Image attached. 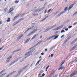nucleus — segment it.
Masks as SVG:
<instances>
[{
  "instance_id": "9",
  "label": "nucleus",
  "mask_w": 77,
  "mask_h": 77,
  "mask_svg": "<svg viewBox=\"0 0 77 77\" xmlns=\"http://www.w3.org/2000/svg\"><path fill=\"white\" fill-rule=\"evenodd\" d=\"M33 27H34V26H32L31 27H30L29 28H28V29H27L24 32V33H26L30 29H33Z\"/></svg>"
},
{
  "instance_id": "21",
  "label": "nucleus",
  "mask_w": 77,
  "mask_h": 77,
  "mask_svg": "<svg viewBox=\"0 0 77 77\" xmlns=\"http://www.w3.org/2000/svg\"><path fill=\"white\" fill-rule=\"evenodd\" d=\"M65 68L63 66H61L58 69V70H60L61 69V70H62L63 69H65Z\"/></svg>"
},
{
  "instance_id": "36",
  "label": "nucleus",
  "mask_w": 77,
  "mask_h": 77,
  "mask_svg": "<svg viewBox=\"0 0 77 77\" xmlns=\"http://www.w3.org/2000/svg\"><path fill=\"white\" fill-rule=\"evenodd\" d=\"M43 9H44V8H41V9L39 10V11H42Z\"/></svg>"
},
{
  "instance_id": "1",
  "label": "nucleus",
  "mask_w": 77,
  "mask_h": 77,
  "mask_svg": "<svg viewBox=\"0 0 77 77\" xmlns=\"http://www.w3.org/2000/svg\"><path fill=\"white\" fill-rule=\"evenodd\" d=\"M33 48H31L29 49V50H31L30 51H29L28 53H26L25 54V56H26V57H25L24 58L22 59L21 60H20V62H23V61L24 60V59H26L28 57H29V56H31V55H32V54H29L31 53H32V52L34 51V50L33 49Z\"/></svg>"
},
{
  "instance_id": "54",
  "label": "nucleus",
  "mask_w": 77,
  "mask_h": 77,
  "mask_svg": "<svg viewBox=\"0 0 77 77\" xmlns=\"http://www.w3.org/2000/svg\"><path fill=\"white\" fill-rule=\"evenodd\" d=\"M45 75V74L43 73L42 75V77H44Z\"/></svg>"
},
{
  "instance_id": "2",
  "label": "nucleus",
  "mask_w": 77,
  "mask_h": 77,
  "mask_svg": "<svg viewBox=\"0 0 77 77\" xmlns=\"http://www.w3.org/2000/svg\"><path fill=\"white\" fill-rule=\"evenodd\" d=\"M67 10H68V7H66L64 9V11H63L62 12H60L59 14H58V15L57 16V17H60V16L61 15H62V14H64V13H65V12H66L67 11Z\"/></svg>"
},
{
  "instance_id": "58",
  "label": "nucleus",
  "mask_w": 77,
  "mask_h": 77,
  "mask_svg": "<svg viewBox=\"0 0 77 77\" xmlns=\"http://www.w3.org/2000/svg\"><path fill=\"white\" fill-rule=\"evenodd\" d=\"M41 74V73H39L38 74V76H39V75H40Z\"/></svg>"
},
{
  "instance_id": "45",
  "label": "nucleus",
  "mask_w": 77,
  "mask_h": 77,
  "mask_svg": "<svg viewBox=\"0 0 77 77\" xmlns=\"http://www.w3.org/2000/svg\"><path fill=\"white\" fill-rule=\"evenodd\" d=\"M42 72H43V70H41V71L40 72V73L41 74H42Z\"/></svg>"
},
{
  "instance_id": "47",
  "label": "nucleus",
  "mask_w": 77,
  "mask_h": 77,
  "mask_svg": "<svg viewBox=\"0 0 77 77\" xmlns=\"http://www.w3.org/2000/svg\"><path fill=\"white\" fill-rule=\"evenodd\" d=\"M47 10H46L44 12L45 14H46V13H47Z\"/></svg>"
},
{
  "instance_id": "44",
  "label": "nucleus",
  "mask_w": 77,
  "mask_h": 77,
  "mask_svg": "<svg viewBox=\"0 0 77 77\" xmlns=\"http://www.w3.org/2000/svg\"><path fill=\"white\" fill-rule=\"evenodd\" d=\"M56 25H54L53 26H52V28L53 29V27H56Z\"/></svg>"
},
{
  "instance_id": "3",
  "label": "nucleus",
  "mask_w": 77,
  "mask_h": 77,
  "mask_svg": "<svg viewBox=\"0 0 77 77\" xmlns=\"http://www.w3.org/2000/svg\"><path fill=\"white\" fill-rule=\"evenodd\" d=\"M24 18H23L19 19L18 21L14 23L13 24V26H15V25H16V24H18L19 22H20V21H21L22 20H23Z\"/></svg>"
},
{
  "instance_id": "38",
  "label": "nucleus",
  "mask_w": 77,
  "mask_h": 77,
  "mask_svg": "<svg viewBox=\"0 0 77 77\" xmlns=\"http://www.w3.org/2000/svg\"><path fill=\"white\" fill-rule=\"evenodd\" d=\"M26 14V13H24L23 14H22L21 16V17H24V15Z\"/></svg>"
},
{
  "instance_id": "32",
  "label": "nucleus",
  "mask_w": 77,
  "mask_h": 77,
  "mask_svg": "<svg viewBox=\"0 0 77 77\" xmlns=\"http://www.w3.org/2000/svg\"><path fill=\"white\" fill-rule=\"evenodd\" d=\"M4 11L5 12H7V11H8V9L6 8H5L4 9Z\"/></svg>"
},
{
  "instance_id": "48",
  "label": "nucleus",
  "mask_w": 77,
  "mask_h": 77,
  "mask_svg": "<svg viewBox=\"0 0 77 77\" xmlns=\"http://www.w3.org/2000/svg\"><path fill=\"white\" fill-rule=\"evenodd\" d=\"M64 36H65V35H62L60 38H63V37H64Z\"/></svg>"
},
{
  "instance_id": "42",
  "label": "nucleus",
  "mask_w": 77,
  "mask_h": 77,
  "mask_svg": "<svg viewBox=\"0 0 77 77\" xmlns=\"http://www.w3.org/2000/svg\"><path fill=\"white\" fill-rule=\"evenodd\" d=\"M51 29H52V28H48L47 29L48 30H51Z\"/></svg>"
},
{
  "instance_id": "13",
  "label": "nucleus",
  "mask_w": 77,
  "mask_h": 77,
  "mask_svg": "<svg viewBox=\"0 0 77 77\" xmlns=\"http://www.w3.org/2000/svg\"><path fill=\"white\" fill-rule=\"evenodd\" d=\"M77 47V44H76L75 45H74L72 48V49L70 50V51H72L73 50H74Z\"/></svg>"
},
{
  "instance_id": "64",
  "label": "nucleus",
  "mask_w": 77,
  "mask_h": 77,
  "mask_svg": "<svg viewBox=\"0 0 77 77\" xmlns=\"http://www.w3.org/2000/svg\"><path fill=\"white\" fill-rule=\"evenodd\" d=\"M22 71H23V70H21V71H19V72H22Z\"/></svg>"
},
{
  "instance_id": "23",
  "label": "nucleus",
  "mask_w": 77,
  "mask_h": 77,
  "mask_svg": "<svg viewBox=\"0 0 77 77\" xmlns=\"http://www.w3.org/2000/svg\"><path fill=\"white\" fill-rule=\"evenodd\" d=\"M21 49H18V50H16L14 51V52L12 53V54H14L15 53H16V52H17V51H20Z\"/></svg>"
},
{
  "instance_id": "41",
  "label": "nucleus",
  "mask_w": 77,
  "mask_h": 77,
  "mask_svg": "<svg viewBox=\"0 0 77 77\" xmlns=\"http://www.w3.org/2000/svg\"><path fill=\"white\" fill-rule=\"evenodd\" d=\"M61 33H64L65 32V30H63L61 31Z\"/></svg>"
},
{
  "instance_id": "40",
  "label": "nucleus",
  "mask_w": 77,
  "mask_h": 77,
  "mask_svg": "<svg viewBox=\"0 0 77 77\" xmlns=\"http://www.w3.org/2000/svg\"><path fill=\"white\" fill-rule=\"evenodd\" d=\"M50 67V66L48 65V66L46 68V69H48V68Z\"/></svg>"
},
{
  "instance_id": "51",
  "label": "nucleus",
  "mask_w": 77,
  "mask_h": 77,
  "mask_svg": "<svg viewBox=\"0 0 77 77\" xmlns=\"http://www.w3.org/2000/svg\"><path fill=\"white\" fill-rule=\"evenodd\" d=\"M3 23V22L2 21H0V25L2 24Z\"/></svg>"
},
{
  "instance_id": "43",
  "label": "nucleus",
  "mask_w": 77,
  "mask_h": 77,
  "mask_svg": "<svg viewBox=\"0 0 77 77\" xmlns=\"http://www.w3.org/2000/svg\"><path fill=\"white\" fill-rule=\"evenodd\" d=\"M51 29H52V28H48L47 29L48 30H51Z\"/></svg>"
},
{
  "instance_id": "37",
  "label": "nucleus",
  "mask_w": 77,
  "mask_h": 77,
  "mask_svg": "<svg viewBox=\"0 0 77 77\" xmlns=\"http://www.w3.org/2000/svg\"><path fill=\"white\" fill-rule=\"evenodd\" d=\"M5 71V69L3 70L2 71H1V72H0V74H2V73H3V72Z\"/></svg>"
},
{
  "instance_id": "15",
  "label": "nucleus",
  "mask_w": 77,
  "mask_h": 77,
  "mask_svg": "<svg viewBox=\"0 0 77 77\" xmlns=\"http://www.w3.org/2000/svg\"><path fill=\"white\" fill-rule=\"evenodd\" d=\"M30 40V38H28L27 40L24 42V44H27L29 41Z\"/></svg>"
},
{
  "instance_id": "22",
  "label": "nucleus",
  "mask_w": 77,
  "mask_h": 77,
  "mask_svg": "<svg viewBox=\"0 0 77 77\" xmlns=\"http://www.w3.org/2000/svg\"><path fill=\"white\" fill-rule=\"evenodd\" d=\"M54 36H55V35H54V36L53 35L52 36H50L49 38H47V39H51V38H54Z\"/></svg>"
},
{
  "instance_id": "20",
  "label": "nucleus",
  "mask_w": 77,
  "mask_h": 77,
  "mask_svg": "<svg viewBox=\"0 0 77 77\" xmlns=\"http://www.w3.org/2000/svg\"><path fill=\"white\" fill-rule=\"evenodd\" d=\"M63 26H59L56 28V30H58L60 29H61V28H62V27Z\"/></svg>"
},
{
  "instance_id": "18",
  "label": "nucleus",
  "mask_w": 77,
  "mask_h": 77,
  "mask_svg": "<svg viewBox=\"0 0 77 77\" xmlns=\"http://www.w3.org/2000/svg\"><path fill=\"white\" fill-rule=\"evenodd\" d=\"M38 30V29H36L34 30H33L31 32V33H30L31 34H32V33H35V32L37 31Z\"/></svg>"
},
{
  "instance_id": "26",
  "label": "nucleus",
  "mask_w": 77,
  "mask_h": 77,
  "mask_svg": "<svg viewBox=\"0 0 77 77\" xmlns=\"http://www.w3.org/2000/svg\"><path fill=\"white\" fill-rule=\"evenodd\" d=\"M6 73H4L2 74V75H0V77H3L4 75H5L6 74Z\"/></svg>"
},
{
  "instance_id": "34",
  "label": "nucleus",
  "mask_w": 77,
  "mask_h": 77,
  "mask_svg": "<svg viewBox=\"0 0 77 77\" xmlns=\"http://www.w3.org/2000/svg\"><path fill=\"white\" fill-rule=\"evenodd\" d=\"M27 66H25L24 67V68H22V69H25L27 67Z\"/></svg>"
},
{
  "instance_id": "12",
  "label": "nucleus",
  "mask_w": 77,
  "mask_h": 77,
  "mask_svg": "<svg viewBox=\"0 0 77 77\" xmlns=\"http://www.w3.org/2000/svg\"><path fill=\"white\" fill-rule=\"evenodd\" d=\"M38 34H35V35H33V36L31 40H33V39H34L36 38V36H38Z\"/></svg>"
},
{
  "instance_id": "16",
  "label": "nucleus",
  "mask_w": 77,
  "mask_h": 77,
  "mask_svg": "<svg viewBox=\"0 0 77 77\" xmlns=\"http://www.w3.org/2000/svg\"><path fill=\"white\" fill-rule=\"evenodd\" d=\"M55 72V71H54L52 72L51 73V74L49 75V77H51L52 76H53V74Z\"/></svg>"
},
{
  "instance_id": "7",
  "label": "nucleus",
  "mask_w": 77,
  "mask_h": 77,
  "mask_svg": "<svg viewBox=\"0 0 77 77\" xmlns=\"http://www.w3.org/2000/svg\"><path fill=\"white\" fill-rule=\"evenodd\" d=\"M74 5H75V3H74L73 4H72L71 5H70L69 7V8H68V11H69V10H70V9H71V8H72V7H73Z\"/></svg>"
},
{
  "instance_id": "57",
  "label": "nucleus",
  "mask_w": 77,
  "mask_h": 77,
  "mask_svg": "<svg viewBox=\"0 0 77 77\" xmlns=\"http://www.w3.org/2000/svg\"><path fill=\"white\" fill-rule=\"evenodd\" d=\"M42 38V35H41L40 37V39H41V38Z\"/></svg>"
},
{
  "instance_id": "46",
  "label": "nucleus",
  "mask_w": 77,
  "mask_h": 77,
  "mask_svg": "<svg viewBox=\"0 0 77 77\" xmlns=\"http://www.w3.org/2000/svg\"><path fill=\"white\" fill-rule=\"evenodd\" d=\"M72 27V26H70L68 27L69 29H70V28H71Z\"/></svg>"
},
{
  "instance_id": "17",
  "label": "nucleus",
  "mask_w": 77,
  "mask_h": 77,
  "mask_svg": "<svg viewBox=\"0 0 77 77\" xmlns=\"http://www.w3.org/2000/svg\"><path fill=\"white\" fill-rule=\"evenodd\" d=\"M41 60H42V59H40L38 60V62L36 63V64L35 65V66H37V65H38L39 64V62H41Z\"/></svg>"
},
{
  "instance_id": "5",
  "label": "nucleus",
  "mask_w": 77,
  "mask_h": 77,
  "mask_svg": "<svg viewBox=\"0 0 77 77\" xmlns=\"http://www.w3.org/2000/svg\"><path fill=\"white\" fill-rule=\"evenodd\" d=\"M77 74V71H76L73 72L70 76V77H73V76Z\"/></svg>"
},
{
  "instance_id": "55",
  "label": "nucleus",
  "mask_w": 77,
  "mask_h": 77,
  "mask_svg": "<svg viewBox=\"0 0 77 77\" xmlns=\"http://www.w3.org/2000/svg\"><path fill=\"white\" fill-rule=\"evenodd\" d=\"M38 11H39V10H36L35 11L34 13H35V12H38Z\"/></svg>"
},
{
  "instance_id": "39",
  "label": "nucleus",
  "mask_w": 77,
  "mask_h": 77,
  "mask_svg": "<svg viewBox=\"0 0 77 77\" xmlns=\"http://www.w3.org/2000/svg\"><path fill=\"white\" fill-rule=\"evenodd\" d=\"M58 36H59L57 35L56 36H55V38H54V39H55L57 38Z\"/></svg>"
},
{
  "instance_id": "19",
  "label": "nucleus",
  "mask_w": 77,
  "mask_h": 77,
  "mask_svg": "<svg viewBox=\"0 0 77 77\" xmlns=\"http://www.w3.org/2000/svg\"><path fill=\"white\" fill-rule=\"evenodd\" d=\"M77 41V38H76L75 40H73L71 43V44H73L74 43H75V42H76V41Z\"/></svg>"
},
{
  "instance_id": "14",
  "label": "nucleus",
  "mask_w": 77,
  "mask_h": 77,
  "mask_svg": "<svg viewBox=\"0 0 77 77\" xmlns=\"http://www.w3.org/2000/svg\"><path fill=\"white\" fill-rule=\"evenodd\" d=\"M12 56H10L8 58H7V62L8 63H9L10 62L9 60H10L11 58H12Z\"/></svg>"
},
{
  "instance_id": "31",
  "label": "nucleus",
  "mask_w": 77,
  "mask_h": 77,
  "mask_svg": "<svg viewBox=\"0 0 77 77\" xmlns=\"http://www.w3.org/2000/svg\"><path fill=\"white\" fill-rule=\"evenodd\" d=\"M4 47H5V46H3L1 48H0V51H1V50H2L3 49V48H4Z\"/></svg>"
},
{
  "instance_id": "4",
  "label": "nucleus",
  "mask_w": 77,
  "mask_h": 77,
  "mask_svg": "<svg viewBox=\"0 0 77 77\" xmlns=\"http://www.w3.org/2000/svg\"><path fill=\"white\" fill-rule=\"evenodd\" d=\"M21 59V57H20L19 58H18L16 60H15L14 62H13L12 63H11L10 64V66H11V65H12L13 64H14V63H15V62H17L18 61V60H19Z\"/></svg>"
},
{
  "instance_id": "11",
  "label": "nucleus",
  "mask_w": 77,
  "mask_h": 77,
  "mask_svg": "<svg viewBox=\"0 0 77 77\" xmlns=\"http://www.w3.org/2000/svg\"><path fill=\"white\" fill-rule=\"evenodd\" d=\"M15 72H16V71H14L11 73L9 74L8 75L6 76V77H9L10 76L12 75V74H14V73H15Z\"/></svg>"
},
{
  "instance_id": "8",
  "label": "nucleus",
  "mask_w": 77,
  "mask_h": 77,
  "mask_svg": "<svg viewBox=\"0 0 77 77\" xmlns=\"http://www.w3.org/2000/svg\"><path fill=\"white\" fill-rule=\"evenodd\" d=\"M14 10V8L12 7L11 8L9 9V12H8V14H10V13H11V12H12Z\"/></svg>"
},
{
  "instance_id": "63",
  "label": "nucleus",
  "mask_w": 77,
  "mask_h": 77,
  "mask_svg": "<svg viewBox=\"0 0 77 77\" xmlns=\"http://www.w3.org/2000/svg\"><path fill=\"white\" fill-rule=\"evenodd\" d=\"M57 13H58V12H56L55 13V15H56V14H57Z\"/></svg>"
},
{
  "instance_id": "25",
  "label": "nucleus",
  "mask_w": 77,
  "mask_h": 77,
  "mask_svg": "<svg viewBox=\"0 0 77 77\" xmlns=\"http://www.w3.org/2000/svg\"><path fill=\"white\" fill-rule=\"evenodd\" d=\"M11 18L9 17L8 18L7 20V22H10L11 21Z\"/></svg>"
},
{
  "instance_id": "29",
  "label": "nucleus",
  "mask_w": 77,
  "mask_h": 77,
  "mask_svg": "<svg viewBox=\"0 0 77 77\" xmlns=\"http://www.w3.org/2000/svg\"><path fill=\"white\" fill-rule=\"evenodd\" d=\"M48 16L47 17H45L44 19H43L42 20V21H44V20H46V19H47V18H48Z\"/></svg>"
},
{
  "instance_id": "33",
  "label": "nucleus",
  "mask_w": 77,
  "mask_h": 77,
  "mask_svg": "<svg viewBox=\"0 0 77 77\" xmlns=\"http://www.w3.org/2000/svg\"><path fill=\"white\" fill-rule=\"evenodd\" d=\"M23 34H22L20 36V37H19V39H20V38H21L23 36Z\"/></svg>"
},
{
  "instance_id": "52",
  "label": "nucleus",
  "mask_w": 77,
  "mask_h": 77,
  "mask_svg": "<svg viewBox=\"0 0 77 77\" xmlns=\"http://www.w3.org/2000/svg\"><path fill=\"white\" fill-rule=\"evenodd\" d=\"M65 29L66 31H68V28Z\"/></svg>"
},
{
  "instance_id": "50",
  "label": "nucleus",
  "mask_w": 77,
  "mask_h": 77,
  "mask_svg": "<svg viewBox=\"0 0 77 77\" xmlns=\"http://www.w3.org/2000/svg\"><path fill=\"white\" fill-rule=\"evenodd\" d=\"M51 57H53L54 56V55L53 54H51Z\"/></svg>"
},
{
  "instance_id": "49",
  "label": "nucleus",
  "mask_w": 77,
  "mask_h": 77,
  "mask_svg": "<svg viewBox=\"0 0 77 77\" xmlns=\"http://www.w3.org/2000/svg\"><path fill=\"white\" fill-rule=\"evenodd\" d=\"M31 33H30L29 34L27 35V36H29L30 35H31Z\"/></svg>"
},
{
  "instance_id": "30",
  "label": "nucleus",
  "mask_w": 77,
  "mask_h": 77,
  "mask_svg": "<svg viewBox=\"0 0 77 77\" xmlns=\"http://www.w3.org/2000/svg\"><path fill=\"white\" fill-rule=\"evenodd\" d=\"M19 2V0H16L15 1V3L17 4V3H18Z\"/></svg>"
},
{
  "instance_id": "53",
  "label": "nucleus",
  "mask_w": 77,
  "mask_h": 77,
  "mask_svg": "<svg viewBox=\"0 0 77 77\" xmlns=\"http://www.w3.org/2000/svg\"><path fill=\"white\" fill-rule=\"evenodd\" d=\"M77 14V11L75 12V13L74 14V15H76Z\"/></svg>"
},
{
  "instance_id": "24",
  "label": "nucleus",
  "mask_w": 77,
  "mask_h": 77,
  "mask_svg": "<svg viewBox=\"0 0 77 77\" xmlns=\"http://www.w3.org/2000/svg\"><path fill=\"white\" fill-rule=\"evenodd\" d=\"M65 60H63L62 61L61 63V66H62L63 64H64V63H65Z\"/></svg>"
},
{
  "instance_id": "62",
  "label": "nucleus",
  "mask_w": 77,
  "mask_h": 77,
  "mask_svg": "<svg viewBox=\"0 0 77 77\" xmlns=\"http://www.w3.org/2000/svg\"><path fill=\"white\" fill-rule=\"evenodd\" d=\"M45 0H40V2H43V1H44Z\"/></svg>"
},
{
  "instance_id": "10",
  "label": "nucleus",
  "mask_w": 77,
  "mask_h": 77,
  "mask_svg": "<svg viewBox=\"0 0 77 77\" xmlns=\"http://www.w3.org/2000/svg\"><path fill=\"white\" fill-rule=\"evenodd\" d=\"M21 15V13H19L18 15H17L16 16L14 17V20H15L16 19H17L18 17H19L20 15Z\"/></svg>"
},
{
  "instance_id": "60",
  "label": "nucleus",
  "mask_w": 77,
  "mask_h": 77,
  "mask_svg": "<svg viewBox=\"0 0 77 77\" xmlns=\"http://www.w3.org/2000/svg\"><path fill=\"white\" fill-rule=\"evenodd\" d=\"M77 24V23H75L74 24H73V25L74 26L75 25V24Z\"/></svg>"
},
{
  "instance_id": "61",
  "label": "nucleus",
  "mask_w": 77,
  "mask_h": 77,
  "mask_svg": "<svg viewBox=\"0 0 77 77\" xmlns=\"http://www.w3.org/2000/svg\"><path fill=\"white\" fill-rule=\"evenodd\" d=\"M41 54V55H44V54L43 53H42Z\"/></svg>"
},
{
  "instance_id": "59",
  "label": "nucleus",
  "mask_w": 77,
  "mask_h": 77,
  "mask_svg": "<svg viewBox=\"0 0 77 77\" xmlns=\"http://www.w3.org/2000/svg\"><path fill=\"white\" fill-rule=\"evenodd\" d=\"M53 30L54 31V30H57L56 29H53Z\"/></svg>"
},
{
  "instance_id": "6",
  "label": "nucleus",
  "mask_w": 77,
  "mask_h": 77,
  "mask_svg": "<svg viewBox=\"0 0 77 77\" xmlns=\"http://www.w3.org/2000/svg\"><path fill=\"white\" fill-rule=\"evenodd\" d=\"M71 38V36H69L68 38L66 39V40L64 42V44H65L67 42V41H68L69 40V39H70Z\"/></svg>"
},
{
  "instance_id": "28",
  "label": "nucleus",
  "mask_w": 77,
  "mask_h": 77,
  "mask_svg": "<svg viewBox=\"0 0 77 77\" xmlns=\"http://www.w3.org/2000/svg\"><path fill=\"white\" fill-rule=\"evenodd\" d=\"M38 14L35 13L33 15V16H38Z\"/></svg>"
},
{
  "instance_id": "56",
  "label": "nucleus",
  "mask_w": 77,
  "mask_h": 77,
  "mask_svg": "<svg viewBox=\"0 0 77 77\" xmlns=\"http://www.w3.org/2000/svg\"><path fill=\"white\" fill-rule=\"evenodd\" d=\"M47 2L45 3L44 5V6H45V5H47Z\"/></svg>"
},
{
  "instance_id": "35",
  "label": "nucleus",
  "mask_w": 77,
  "mask_h": 77,
  "mask_svg": "<svg viewBox=\"0 0 77 77\" xmlns=\"http://www.w3.org/2000/svg\"><path fill=\"white\" fill-rule=\"evenodd\" d=\"M52 9L51 8V9L49 10L48 11H47V13H49V12H50L51 11Z\"/></svg>"
},
{
  "instance_id": "27",
  "label": "nucleus",
  "mask_w": 77,
  "mask_h": 77,
  "mask_svg": "<svg viewBox=\"0 0 77 77\" xmlns=\"http://www.w3.org/2000/svg\"><path fill=\"white\" fill-rule=\"evenodd\" d=\"M42 41H41L38 42L36 44V45H38V44H41V42H42Z\"/></svg>"
}]
</instances>
